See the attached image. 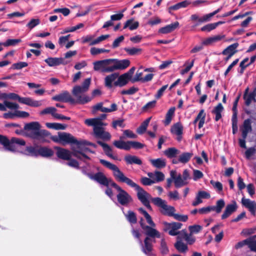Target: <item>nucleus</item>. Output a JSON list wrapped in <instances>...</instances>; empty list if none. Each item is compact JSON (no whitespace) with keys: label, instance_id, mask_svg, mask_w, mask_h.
Here are the masks:
<instances>
[{"label":"nucleus","instance_id":"30","mask_svg":"<svg viewBox=\"0 0 256 256\" xmlns=\"http://www.w3.org/2000/svg\"><path fill=\"white\" fill-rule=\"evenodd\" d=\"M6 108L10 110H18L19 108V106L15 103L7 100H4V104L0 103V110L6 111Z\"/></svg>","mask_w":256,"mask_h":256},{"label":"nucleus","instance_id":"17","mask_svg":"<svg viewBox=\"0 0 256 256\" xmlns=\"http://www.w3.org/2000/svg\"><path fill=\"white\" fill-rule=\"evenodd\" d=\"M168 228L169 229L168 234L170 236H173L179 234L177 238L178 239L180 238V232H178V230L181 228V227L182 226V224L180 222H174L172 223L168 224Z\"/></svg>","mask_w":256,"mask_h":256},{"label":"nucleus","instance_id":"1","mask_svg":"<svg viewBox=\"0 0 256 256\" xmlns=\"http://www.w3.org/2000/svg\"><path fill=\"white\" fill-rule=\"evenodd\" d=\"M100 162L104 166L112 170L113 176L117 181L126 183L128 186L134 188L136 191L138 200L148 210H152V206L150 205V201L151 200L152 202V199L154 198H152L150 194L143 188L126 177L116 165L102 159H100Z\"/></svg>","mask_w":256,"mask_h":256},{"label":"nucleus","instance_id":"42","mask_svg":"<svg viewBox=\"0 0 256 256\" xmlns=\"http://www.w3.org/2000/svg\"><path fill=\"white\" fill-rule=\"evenodd\" d=\"M164 153L168 158H171L179 154L180 151L175 148H170L166 150Z\"/></svg>","mask_w":256,"mask_h":256},{"label":"nucleus","instance_id":"29","mask_svg":"<svg viewBox=\"0 0 256 256\" xmlns=\"http://www.w3.org/2000/svg\"><path fill=\"white\" fill-rule=\"evenodd\" d=\"M20 100L22 104L32 107H39L42 105V101L34 100L30 98H24Z\"/></svg>","mask_w":256,"mask_h":256},{"label":"nucleus","instance_id":"7","mask_svg":"<svg viewBox=\"0 0 256 256\" xmlns=\"http://www.w3.org/2000/svg\"><path fill=\"white\" fill-rule=\"evenodd\" d=\"M54 142L65 145L66 144H74L78 142V140L71 134L65 132H59L58 136L50 137Z\"/></svg>","mask_w":256,"mask_h":256},{"label":"nucleus","instance_id":"46","mask_svg":"<svg viewBox=\"0 0 256 256\" xmlns=\"http://www.w3.org/2000/svg\"><path fill=\"white\" fill-rule=\"evenodd\" d=\"M224 110V108L222 104H218L212 110V112L216 114L215 120L218 121L222 118V112Z\"/></svg>","mask_w":256,"mask_h":256},{"label":"nucleus","instance_id":"8","mask_svg":"<svg viewBox=\"0 0 256 256\" xmlns=\"http://www.w3.org/2000/svg\"><path fill=\"white\" fill-rule=\"evenodd\" d=\"M94 68L95 70L102 72H112V58L95 62H94Z\"/></svg>","mask_w":256,"mask_h":256},{"label":"nucleus","instance_id":"2","mask_svg":"<svg viewBox=\"0 0 256 256\" xmlns=\"http://www.w3.org/2000/svg\"><path fill=\"white\" fill-rule=\"evenodd\" d=\"M40 125L38 122H31L24 126L26 135L34 140L42 142H46V138H49L50 134L46 130L40 129Z\"/></svg>","mask_w":256,"mask_h":256},{"label":"nucleus","instance_id":"5","mask_svg":"<svg viewBox=\"0 0 256 256\" xmlns=\"http://www.w3.org/2000/svg\"><path fill=\"white\" fill-rule=\"evenodd\" d=\"M72 156L77 158L86 162V160H90V158L86 155L87 152H92L88 148L86 147L82 142L78 140L75 146H72Z\"/></svg>","mask_w":256,"mask_h":256},{"label":"nucleus","instance_id":"56","mask_svg":"<svg viewBox=\"0 0 256 256\" xmlns=\"http://www.w3.org/2000/svg\"><path fill=\"white\" fill-rule=\"evenodd\" d=\"M125 51L130 56H134L142 52V49L136 48H126Z\"/></svg>","mask_w":256,"mask_h":256},{"label":"nucleus","instance_id":"62","mask_svg":"<svg viewBox=\"0 0 256 256\" xmlns=\"http://www.w3.org/2000/svg\"><path fill=\"white\" fill-rule=\"evenodd\" d=\"M232 134H235L237 132L238 130V118H235V116H232Z\"/></svg>","mask_w":256,"mask_h":256},{"label":"nucleus","instance_id":"25","mask_svg":"<svg viewBox=\"0 0 256 256\" xmlns=\"http://www.w3.org/2000/svg\"><path fill=\"white\" fill-rule=\"evenodd\" d=\"M178 26L179 22H176L174 23L168 24L160 28L158 30V32L162 34L170 33L177 28Z\"/></svg>","mask_w":256,"mask_h":256},{"label":"nucleus","instance_id":"20","mask_svg":"<svg viewBox=\"0 0 256 256\" xmlns=\"http://www.w3.org/2000/svg\"><path fill=\"white\" fill-rule=\"evenodd\" d=\"M54 148L56 150V154L57 156L64 160H69L72 155V152L70 150L64 148L56 146Z\"/></svg>","mask_w":256,"mask_h":256},{"label":"nucleus","instance_id":"36","mask_svg":"<svg viewBox=\"0 0 256 256\" xmlns=\"http://www.w3.org/2000/svg\"><path fill=\"white\" fill-rule=\"evenodd\" d=\"M176 108L174 107H172L168 111L166 115V118L163 121L164 124L165 126H168L170 124L172 117L174 116Z\"/></svg>","mask_w":256,"mask_h":256},{"label":"nucleus","instance_id":"38","mask_svg":"<svg viewBox=\"0 0 256 256\" xmlns=\"http://www.w3.org/2000/svg\"><path fill=\"white\" fill-rule=\"evenodd\" d=\"M54 154L53 150L46 147H40L39 148L38 156L43 157H50Z\"/></svg>","mask_w":256,"mask_h":256},{"label":"nucleus","instance_id":"19","mask_svg":"<svg viewBox=\"0 0 256 256\" xmlns=\"http://www.w3.org/2000/svg\"><path fill=\"white\" fill-rule=\"evenodd\" d=\"M152 239L148 237H146L144 239V244H142V241L139 239V243L142 246V250L146 255H149L152 250Z\"/></svg>","mask_w":256,"mask_h":256},{"label":"nucleus","instance_id":"27","mask_svg":"<svg viewBox=\"0 0 256 256\" xmlns=\"http://www.w3.org/2000/svg\"><path fill=\"white\" fill-rule=\"evenodd\" d=\"M148 176L149 178H152L154 184L163 181L165 177L164 174L159 171H155L154 172H148Z\"/></svg>","mask_w":256,"mask_h":256},{"label":"nucleus","instance_id":"10","mask_svg":"<svg viewBox=\"0 0 256 256\" xmlns=\"http://www.w3.org/2000/svg\"><path fill=\"white\" fill-rule=\"evenodd\" d=\"M130 64V61L127 59H112V72L124 70L129 66Z\"/></svg>","mask_w":256,"mask_h":256},{"label":"nucleus","instance_id":"31","mask_svg":"<svg viewBox=\"0 0 256 256\" xmlns=\"http://www.w3.org/2000/svg\"><path fill=\"white\" fill-rule=\"evenodd\" d=\"M63 58H52L49 57L44 60V62L50 66H58L62 64L63 62Z\"/></svg>","mask_w":256,"mask_h":256},{"label":"nucleus","instance_id":"34","mask_svg":"<svg viewBox=\"0 0 256 256\" xmlns=\"http://www.w3.org/2000/svg\"><path fill=\"white\" fill-rule=\"evenodd\" d=\"M238 46V44L237 42L234 43L229 46L223 50V52H222V54H230L231 56H233L234 54H236L237 52L236 49L237 48Z\"/></svg>","mask_w":256,"mask_h":256},{"label":"nucleus","instance_id":"43","mask_svg":"<svg viewBox=\"0 0 256 256\" xmlns=\"http://www.w3.org/2000/svg\"><path fill=\"white\" fill-rule=\"evenodd\" d=\"M193 156L192 152H185L180 154L179 158V162L180 163L185 164L187 163L192 158Z\"/></svg>","mask_w":256,"mask_h":256},{"label":"nucleus","instance_id":"35","mask_svg":"<svg viewBox=\"0 0 256 256\" xmlns=\"http://www.w3.org/2000/svg\"><path fill=\"white\" fill-rule=\"evenodd\" d=\"M190 4H192L191 2L188 0L178 2L174 6H170L168 8L169 12H170L171 10H176L180 8H186Z\"/></svg>","mask_w":256,"mask_h":256},{"label":"nucleus","instance_id":"54","mask_svg":"<svg viewBox=\"0 0 256 256\" xmlns=\"http://www.w3.org/2000/svg\"><path fill=\"white\" fill-rule=\"evenodd\" d=\"M255 154H256V149L254 147L248 148L244 154L246 158L248 160L252 159V156Z\"/></svg>","mask_w":256,"mask_h":256},{"label":"nucleus","instance_id":"55","mask_svg":"<svg viewBox=\"0 0 256 256\" xmlns=\"http://www.w3.org/2000/svg\"><path fill=\"white\" fill-rule=\"evenodd\" d=\"M21 42L20 39H8L5 42H2V46L6 47L15 46Z\"/></svg>","mask_w":256,"mask_h":256},{"label":"nucleus","instance_id":"59","mask_svg":"<svg viewBox=\"0 0 256 256\" xmlns=\"http://www.w3.org/2000/svg\"><path fill=\"white\" fill-rule=\"evenodd\" d=\"M28 64L26 62H19L14 63L12 66V68L15 70H20L23 68L26 67Z\"/></svg>","mask_w":256,"mask_h":256},{"label":"nucleus","instance_id":"11","mask_svg":"<svg viewBox=\"0 0 256 256\" xmlns=\"http://www.w3.org/2000/svg\"><path fill=\"white\" fill-rule=\"evenodd\" d=\"M90 78H86L82 86H76L74 87L72 94L74 96H78L81 94L87 92L89 88L90 84Z\"/></svg>","mask_w":256,"mask_h":256},{"label":"nucleus","instance_id":"28","mask_svg":"<svg viewBox=\"0 0 256 256\" xmlns=\"http://www.w3.org/2000/svg\"><path fill=\"white\" fill-rule=\"evenodd\" d=\"M149 161L152 165L156 168H162L166 166V160L164 158L150 159Z\"/></svg>","mask_w":256,"mask_h":256},{"label":"nucleus","instance_id":"23","mask_svg":"<svg viewBox=\"0 0 256 256\" xmlns=\"http://www.w3.org/2000/svg\"><path fill=\"white\" fill-rule=\"evenodd\" d=\"M242 203L244 206L248 209L252 214H254L256 211V202L254 201L243 198L242 200Z\"/></svg>","mask_w":256,"mask_h":256},{"label":"nucleus","instance_id":"13","mask_svg":"<svg viewBox=\"0 0 256 256\" xmlns=\"http://www.w3.org/2000/svg\"><path fill=\"white\" fill-rule=\"evenodd\" d=\"M140 225L142 230L144 231L145 234L148 236V237H150L152 238H160V233L156 229L154 228V227L144 224L142 222V219L140 222Z\"/></svg>","mask_w":256,"mask_h":256},{"label":"nucleus","instance_id":"3","mask_svg":"<svg viewBox=\"0 0 256 256\" xmlns=\"http://www.w3.org/2000/svg\"><path fill=\"white\" fill-rule=\"evenodd\" d=\"M84 122L88 126H93L94 133L96 138L104 140L110 139V134L108 132L104 131L103 127L106 126V124L100 121L98 118L86 119Z\"/></svg>","mask_w":256,"mask_h":256},{"label":"nucleus","instance_id":"57","mask_svg":"<svg viewBox=\"0 0 256 256\" xmlns=\"http://www.w3.org/2000/svg\"><path fill=\"white\" fill-rule=\"evenodd\" d=\"M160 250L161 253L163 254H167L169 252L167 244L164 239L161 240Z\"/></svg>","mask_w":256,"mask_h":256},{"label":"nucleus","instance_id":"52","mask_svg":"<svg viewBox=\"0 0 256 256\" xmlns=\"http://www.w3.org/2000/svg\"><path fill=\"white\" fill-rule=\"evenodd\" d=\"M137 135L134 134L130 130H126L123 131V135L120 136V139L122 140L126 138H136Z\"/></svg>","mask_w":256,"mask_h":256},{"label":"nucleus","instance_id":"26","mask_svg":"<svg viewBox=\"0 0 256 256\" xmlns=\"http://www.w3.org/2000/svg\"><path fill=\"white\" fill-rule=\"evenodd\" d=\"M124 160L127 164L141 165L142 164V160L137 156L134 155H126L124 158Z\"/></svg>","mask_w":256,"mask_h":256},{"label":"nucleus","instance_id":"6","mask_svg":"<svg viewBox=\"0 0 256 256\" xmlns=\"http://www.w3.org/2000/svg\"><path fill=\"white\" fill-rule=\"evenodd\" d=\"M152 202L160 208V212L164 215L172 216L176 212V209L174 206L168 205L166 202L160 198H154L152 199Z\"/></svg>","mask_w":256,"mask_h":256},{"label":"nucleus","instance_id":"44","mask_svg":"<svg viewBox=\"0 0 256 256\" xmlns=\"http://www.w3.org/2000/svg\"><path fill=\"white\" fill-rule=\"evenodd\" d=\"M180 236L182 238H184L189 244H192L195 242V239L192 236V234H188L185 230L180 232Z\"/></svg>","mask_w":256,"mask_h":256},{"label":"nucleus","instance_id":"24","mask_svg":"<svg viewBox=\"0 0 256 256\" xmlns=\"http://www.w3.org/2000/svg\"><path fill=\"white\" fill-rule=\"evenodd\" d=\"M98 144L102 146L104 154L109 158L114 160H117V156H114L112 154V148L106 144H105L101 141H98Z\"/></svg>","mask_w":256,"mask_h":256},{"label":"nucleus","instance_id":"15","mask_svg":"<svg viewBox=\"0 0 256 256\" xmlns=\"http://www.w3.org/2000/svg\"><path fill=\"white\" fill-rule=\"evenodd\" d=\"M184 127L180 122H176L170 128L172 134L176 136V140L180 142L182 140V134H183Z\"/></svg>","mask_w":256,"mask_h":256},{"label":"nucleus","instance_id":"12","mask_svg":"<svg viewBox=\"0 0 256 256\" xmlns=\"http://www.w3.org/2000/svg\"><path fill=\"white\" fill-rule=\"evenodd\" d=\"M116 196L118 202L121 205L127 206L132 201V196L124 190L122 189Z\"/></svg>","mask_w":256,"mask_h":256},{"label":"nucleus","instance_id":"4","mask_svg":"<svg viewBox=\"0 0 256 256\" xmlns=\"http://www.w3.org/2000/svg\"><path fill=\"white\" fill-rule=\"evenodd\" d=\"M0 144L4 146L5 150L16 152H20V146H24L26 142L22 139L16 138L9 140L6 137L0 135Z\"/></svg>","mask_w":256,"mask_h":256},{"label":"nucleus","instance_id":"48","mask_svg":"<svg viewBox=\"0 0 256 256\" xmlns=\"http://www.w3.org/2000/svg\"><path fill=\"white\" fill-rule=\"evenodd\" d=\"M46 124L48 128L56 130H65L66 128V124H63L59 123L47 122Z\"/></svg>","mask_w":256,"mask_h":256},{"label":"nucleus","instance_id":"39","mask_svg":"<svg viewBox=\"0 0 256 256\" xmlns=\"http://www.w3.org/2000/svg\"><path fill=\"white\" fill-rule=\"evenodd\" d=\"M138 212L142 214L146 218L147 223L150 226L155 227L156 224L152 220L151 216L143 208H139L138 209Z\"/></svg>","mask_w":256,"mask_h":256},{"label":"nucleus","instance_id":"37","mask_svg":"<svg viewBox=\"0 0 256 256\" xmlns=\"http://www.w3.org/2000/svg\"><path fill=\"white\" fill-rule=\"evenodd\" d=\"M174 186L176 188H180L188 184V181L184 180L180 174H178L177 177L174 180Z\"/></svg>","mask_w":256,"mask_h":256},{"label":"nucleus","instance_id":"50","mask_svg":"<svg viewBox=\"0 0 256 256\" xmlns=\"http://www.w3.org/2000/svg\"><path fill=\"white\" fill-rule=\"evenodd\" d=\"M26 150L28 153H26V155L33 156H38V152L39 148H36L34 146H27L26 148Z\"/></svg>","mask_w":256,"mask_h":256},{"label":"nucleus","instance_id":"21","mask_svg":"<svg viewBox=\"0 0 256 256\" xmlns=\"http://www.w3.org/2000/svg\"><path fill=\"white\" fill-rule=\"evenodd\" d=\"M256 88L252 92H248V88H246L244 94L245 104L248 106L252 101L256 102Z\"/></svg>","mask_w":256,"mask_h":256},{"label":"nucleus","instance_id":"47","mask_svg":"<svg viewBox=\"0 0 256 256\" xmlns=\"http://www.w3.org/2000/svg\"><path fill=\"white\" fill-rule=\"evenodd\" d=\"M181 238L180 237V238L178 239L179 240L174 244V246L179 252H184L188 250V246L186 244L181 241Z\"/></svg>","mask_w":256,"mask_h":256},{"label":"nucleus","instance_id":"9","mask_svg":"<svg viewBox=\"0 0 256 256\" xmlns=\"http://www.w3.org/2000/svg\"><path fill=\"white\" fill-rule=\"evenodd\" d=\"M225 206V202L223 199L218 200L216 202V206H210L203 207L198 209V213L202 214H206L211 211H214L217 214H220Z\"/></svg>","mask_w":256,"mask_h":256},{"label":"nucleus","instance_id":"45","mask_svg":"<svg viewBox=\"0 0 256 256\" xmlns=\"http://www.w3.org/2000/svg\"><path fill=\"white\" fill-rule=\"evenodd\" d=\"M190 20L192 22H198V23L196 24L194 26H197L200 24L209 21L206 14L202 18H200L196 14H192L190 16Z\"/></svg>","mask_w":256,"mask_h":256},{"label":"nucleus","instance_id":"33","mask_svg":"<svg viewBox=\"0 0 256 256\" xmlns=\"http://www.w3.org/2000/svg\"><path fill=\"white\" fill-rule=\"evenodd\" d=\"M118 74L117 73H113L107 76L104 78L105 86L109 88L112 86V82L118 78Z\"/></svg>","mask_w":256,"mask_h":256},{"label":"nucleus","instance_id":"14","mask_svg":"<svg viewBox=\"0 0 256 256\" xmlns=\"http://www.w3.org/2000/svg\"><path fill=\"white\" fill-rule=\"evenodd\" d=\"M90 178L107 187H108L109 185V180L102 172H98L94 174L90 175Z\"/></svg>","mask_w":256,"mask_h":256},{"label":"nucleus","instance_id":"22","mask_svg":"<svg viewBox=\"0 0 256 256\" xmlns=\"http://www.w3.org/2000/svg\"><path fill=\"white\" fill-rule=\"evenodd\" d=\"M240 130L242 132V137L246 138L248 133L252 130L250 120L249 118L245 120L240 126Z\"/></svg>","mask_w":256,"mask_h":256},{"label":"nucleus","instance_id":"53","mask_svg":"<svg viewBox=\"0 0 256 256\" xmlns=\"http://www.w3.org/2000/svg\"><path fill=\"white\" fill-rule=\"evenodd\" d=\"M56 109L54 107H48L42 111L40 112V114L42 115L46 114H51L54 118H56V114H57L56 113Z\"/></svg>","mask_w":256,"mask_h":256},{"label":"nucleus","instance_id":"40","mask_svg":"<svg viewBox=\"0 0 256 256\" xmlns=\"http://www.w3.org/2000/svg\"><path fill=\"white\" fill-rule=\"evenodd\" d=\"M139 26V22H134V19L131 18L125 22L124 28L125 29L128 28L130 30H136Z\"/></svg>","mask_w":256,"mask_h":256},{"label":"nucleus","instance_id":"58","mask_svg":"<svg viewBox=\"0 0 256 256\" xmlns=\"http://www.w3.org/2000/svg\"><path fill=\"white\" fill-rule=\"evenodd\" d=\"M110 35L109 34H106V35H102L96 39L93 40L91 42L90 44V46H93L96 45L98 44H99L100 42L105 40L107 38H109Z\"/></svg>","mask_w":256,"mask_h":256},{"label":"nucleus","instance_id":"18","mask_svg":"<svg viewBox=\"0 0 256 256\" xmlns=\"http://www.w3.org/2000/svg\"><path fill=\"white\" fill-rule=\"evenodd\" d=\"M238 206L236 202H233L232 204L226 205L224 213L221 216L222 220H224L229 217L232 213L236 212Z\"/></svg>","mask_w":256,"mask_h":256},{"label":"nucleus","instance_id":"64","mask_svg":"<svg viewBox=\"0 0 256 256\" xmlns=\"http://www.w3.org/2000/svg\"><path fill=\"white\" fill-rule=\"evenodd\" d=\"M140 182L144 186H151L154 184V182L152 178H150L144 177L140 180Z\"/></svg>","mask_w":256,"mask_h":256},{"label":"nucleus","instance_id":"60","mask_svg":"<svg viewBox=\"0 0 256 256\" xmlns=\"http://www.w3.org/2000/svg\"><path fill=\"white\" fill-rule=\"evenodd\" d=\"M40 24V20L38 18L32 19L30 22L26 24V26L30 30H32L36 26Z\"/></svg>","mask_w":256,"mask_h":256},{"label":"nucleus","instance_id":"41","mask_svg":"<svg viewBox=\"0 0 256 256\" xmlns=\"http://www.w3.org/2000/svg\"><path fill=\"white\" fill-rule=\"evenodd\" d=\"M124 216L128 221L132 225L137 222L136 214L132 210H128L126 214L124 213Z\"/></svg>","mask_w":256,"mask_h":256},{"label":"nucleus","instance_id":"61","mask_svg":"<svg viewBox=\"0 0 256 256\" xmlns=\"http://www.w3.org/2000/svg\"><path fill=\"white\" fill-rule=\"evenodd\" d=\"M109 50L104 48H92L90 49V54L92 55H96L102 52H108Z\"/></svg>","mask_w":256,"mask_h":256},{"label":"nucleus","instance_id":"32","mask_svg":"<svg viewBox=\"0 0 256 256\" xmlns=\"http://www.w3.org/2000/svg\"><path fill=\"white\" fill-rule=\"evenodd\" d=\"M117 78V80L114 82V85L115 86H118L120 87L126 85L130 80V78L125 74L120 75V76H118Z\"/></svg>","mask_w":256,"mask_h":256},{"label":"nucleus","instance_id":"51","mask_svg":"<svg viewBox=\"0 0 256 256\" xmlns=\"http://www.w3.org/2000/svg\"><path fill=\"white\" fill-rule=\"evenodd\" d=\"M76 98V102L80 104H85L90 102L92 98L86 95H78L75 96Z\"/></svg>","mask_w":256,"mask_h":256},{"label":"nucleus","instance_id":"16","mask_svg":"<svg viewBox=\"0 0 256 256\" xmlns=\"http://www.w3.org/2000/svg\"><path fill=\"white\" fill-rule=\"evenodd\" d=\"M52 99L58 102H70L74 103V100L67 91H64L52 97Z\"/></svg>","mask_w":256,"mask_h":256},{"label":"nucleus","instance_id":"63","mask_svg":"<svg viewBox=\"0 0 256 256\" xmlns=\"http://www.w3.org/2000/svg\"><path fill=\"white\" fill-rule=\"evenodd\" d=\"M210 184L212 185L214 188L217 190L218 192H222L223 186L222 183L219 182H214V180H211Z\"/></svg>","mask_w":256,"mask_h":256},{"label":"nucleus","instance_id":"49","mask_svg":"<svg viewBox=\"0 0 256 256\" xmlns=\"http://www.w3.org/2000/svg\"><path fill=\"white\" fill-rule=\"evenodd\" d=\"M151 117L146 119L141 125L138 128L137 132L139 134H142L146 130L147 127L150 122Z\"/></svg>","mask_w":256,"mask_h":256}]
</instances>
